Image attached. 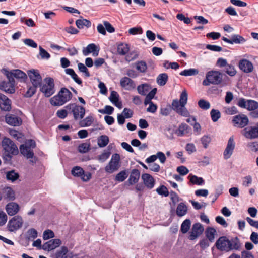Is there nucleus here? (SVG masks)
Here are the masks:
<instances>
[{
    "mask_svg": "<svg viewBox=\"0 0 258 258\" xmlns=\"http://www.w3.org/2000/svg\"><path fill=\"white\" fill-rule=\"evenodd\" d=\"M215 246L221 251L229 252L232 250H240L241 244L237 237L229 240L226 236H221L216 241Z\"/></svg>",
    "mask_w": 258,
    "mask_h": 258,
    "instance_id": "nucleus-1",
    "label": "nucleus"
},
{
    "mask_svg": "<svg viewBox=\"0 0 258 258\" xmlns=\"http://www.w3.org/2000/svg\"><path fill=\"white\" fill-rule=\"evenodd\" d=\"M188 94L186 90L182 92L180 95L179 100L175 99L172 101L171 104L172 109L179 115L188 117L190 116V113L185 107L187 104Z\"/></svg>",
    "mask_w": 258,
    "mask_h": 258,
    "instance_id": "nucleus-2",
    "label": "nucleus"
},
{
    "mask_svg": "<svg viewBox=\"0 0 258 258\" xmlns=\"http://www.w3.org/2000/svg\"><path fill=\"white\" fill-rule=\"evenodd\" d=\"M72 93L66 88H62L57 95L50 99V103L53 106H61L71 100Z\"/></svg>",
    "mask_w": 258,
    "mask_h": 258,
    "instance_id": "nucleus-3",
    "label": "nucleus"
},
{
    "mask_svg": "<svg viewBox=\"0 0 258 258\" xmlns=\"http://www.w3.org/2000/svg\"><path fill=\"white\" fill-rule=\"evenodd\" d=\"M69 110V113L72 114L74 120H78L84 118L85 114V108L76 103H70L65 106Z\"/></svg>",
    "mask_w": 258,
    "mask_h": 258,
    "instance_id": "nucleus-4",
    "label": "nucleus"
},
{
    "mask_svg": "<svg viewBox=\"0 0 258 258\" xmlns=\"http://www.w3.org/2000/svg\"><path fill=\"white\" fill-rule=\"evenodd\" d=\"M222 81V74L219 71H211L206 75V79L203 81V85L209 86L210 84L218 85Z\"/></svg>",
    "mask_w": 258,
    "mask_h": 258,
    "instance_id": "nucleus-5",
    "label": "nucleus"
},
{
    "mask_svg": "<svg viewBox=\"0 0 258 258\" xmlns=\"http://www.w3.org/2000/svg\"><path fill=\"white\" fill-rule=\"evenodd\" d=\"M2 146L5 153L17 155L19 153L17 146L11 139L5 137L2 142Z\"/></svg>",
    "mask_w": 258,
    "mask_h": 258,
    "instance_id": "nucleus-6",
    "label": "nucleus"
},
{
    "mask_svg": "<svg viewBox=\"0 0 258 258\" xmlns=\"http://www.w3.org/2000/svg\"><path fill=\"white\" fill-rule=\"evenodd\" d=\"M46 83L41 87L40 90L46 97H49L55 92L54 80L51 78L45 79Z\"/></svg>",
    "mask_w": 258,
    "mask_h": 258,
    "instance_id": "nucleus-7",
    "label": "nucleus"
},
{
    "mask_svg": "<svg viewBox=\"0 0 258 258\" xmlns=\"http://www.w3.org/2000/svg\"><path fill=\"white\" fill-rule=\"evenodd\" d=\"M120 155L118 154H114L108 165L105 167V171L109 173H112L117 170L119 167Z\"/></svg>",
    "mask_w": 258,
    "mask_h": 258,
    "instance_id": "nucleus-8",
    "label": "nucleus"
},
{
    "mask_svg": "<svg viewBox=\"0 0 258 258\" xmlns=\"http://www.w3.org/2000/svg\"><path fill=\"white\" fill-rule=\"evenodd\" d=\"M23 224L22 218L19 215L14 216L8 223V229L10 232H14L20 229Z\"/></svg>",
    "mask_w": 258,
    "mask_h": 258,
    "instance_id": "nucleus-9",
    "label": "nucleus"
},
{
    "mask_svg": "<svg viewBox=\"0 0 258 258\" xmlns=\"http://www.w3.org/2000/svg\"><path fill=\"white\" fill-rule=\"evenodd\" d=\"M71 173L74 176L80 177L83 181H88L92 176L90 172H85L83 168L79 166H75L73 168Z\"/></svg>",
    "mask_w": 258,
    "mask_h": 258,
    "instance_id": "nucleus-10",
    "label": "nucleus"
},
{
    "mask_svg": "<svg viewBox=\"0 0 258 258\" xmlns=\"http://www.w3.org/2000/svg\"><path fill=\"white\" fill-rule=\"evenodd\" d=\"M232 121L235 127L243 128L248 124L249 119L246 115L241 114L234 116Z\"/></svg>",
    "mask_w": 258,
    "mask_h": 258,
    "instance_id": "nucleus-11",
    "label": "nucleus"
},
{
    "mask_svg": "<svg viewBox=\"0 0 258 258\" xmlns=\"http://www.w3.org/2000/svg\"><path fill=\"white\" fill-rule=\"evenodd\" d=\"M28 75L32 85L40 86L42 81V77L37 70H31L27 72Z\"/></svg>",
    "mask_w": 258,
    "mask_h": 258,
    "instance_id": "nucleus-12",
    "label": "nucleus"
},
{
    "mask_svg": "<svg viewBox=\"0 0 258 258\" xmlns=\"http://www.w3.org/2000/svg\"><path fill=\"white\" fill-rule=\"evenodd\" d=\"M204 230V227L201 223H195L192 225L189 239L191 240H195L203 233Z\"/></svg>",
    "mask_w": 258,
    "mask_h": 258,
    "instance_id": "nucleus-13",
    "label": "nucleus"
},
{
    "mask_svg": "<svg viewBox=\"0 0 258 258\" xmlns=\"http://www.w3.org/2000/svg\"><path fill=\"white\" fill-rule=\"evenodd\" d=\"M235 147V143L233 137H231L228 141L226 147L224 151L223 156L225 159H228L233 154Z\"/></svg>",
    "mask_w": 258,
    "mask_h": 258,
    "instance_id": "nucleus-14",
    "label": "nucleus"
},
{
    "mask_svg": "<svg viewBox=\"0 0 258 258\" xmlns=\"http://www.w3.org/2000/svg\"><path fill=\"white\" fill-rule=\"evenodd\" d=\"M11 104V100L0 93V109L4 111H10L12 108Z\"/></svg>",
    "mask_w": 258,
    "mask_h": 258,
    "instance_id": "nucleus-15",
    "label": "nucleus"
},
{
    "mask_svg": "<svg viewBox=\"0 0 258 258\" xmlns=\"http://www.w3.org/2000/svg\"><path fill=\"white\" fill-rule=\"evenodd\" d=\"M61 243V241L59 239H51L44 243L42 248L49 251L58 247Z\"/></svg>",
    "mask_w": 258,
    "mask_h": 258,
    "instance_id": "nucleus-16",
    "label": "nucleus"
},
{
    "mask_svg": "<svg viewBox=\"0 0 258 258\" xmlns=\"http://www.w3.org/2000/svg\"><path fill=\"white\" fill-rule=\"evenodd\" d=\"M5 121L8 124L14 126H19L22 122L21 118L13 114L7 115Z\"/></svg>",
    "mask_w": 258,
    "mask_h": 258,
    "instance_id": "nucleus-17",
    "label": "nucleus"
},
{
    "mask_svg": "<svg viewBox=\"0 0 258 258\" xmlns=\"http://www.w3.org/2000/svg\"><path fill=\"white\" fill-rule=\"evenodd\" d=\"M120 86L125 90H131L136 87V84L133 80L127 77H124L120 79Z\"/></svg>",
    "mask_w": 258,
    "mask_h": 258,
    "instance_id": "nucleus-18",
    "label": "nucleus"
},
{
    "mask_svg": "<svg viewBox=\"0 0 258 258\" xmlns=\"http://www.w3.org/2000/svg\"><path fill=\"white\" fill-rule=\"evenodd\" d=\"M103 24H99L97 26L98 32H114V27L108 21H104Z\"/></svg>",
    "mask_w": 258,
    "mask_h": 258,
    "instance_id": "nucleus-19",
    "label": "nucleus"
},
{
    "mask_svg": "<svg viewBox=\"0 0 258 258\" xmlns=\"http://www.w3.org/2000/svg\"><path fill=\"white\" fill-rule=\"evenodd\" d=\"M239 67L240 70L246 73L251 72L253 69L252 63L245 59L241 60L239 61Z\"/></svg>",
    "mask_w": 258,
    "mask_h": 258,
    "instance_id": "nucleus-20",
    "label": "nucleus"
},
{
    "mask_svg": "<svg viewBox=\"0 0 258 258\" xmlns=\"http://www.w3.org/2000/svg\"><path fill=\"white\" fill-rule=\"evenodd\" d=\"M142 178L145 186L149 188H153L155 184V180L153 177L149 174L144 173L142 175Z\"/></svg>",
    "mask_w": 258,
    "mask_h": 258,
    "instance_id": "nucleus-21",
    "label": "nucleus"
},
{
    "mask_svg": "<svg viewBox=\"0 0 258 258\" xmlns=\"http://www.w3.org/2000/svg\"><path fill=\"white\" fill-rule=\"evenodd\" d=\"M20 153L27 159L33 158L34 156L33 151L30 147L26 145L23 144L20 147Z\"/></svg>",
    "mask_w": 258,
    "mask_h": 258,
    "instance_id": "nucleus-22",
    "label": "nucleus"
},
{
    "mask_svg": "<svg viewBox=\"0 0 258 258\" xmlns=\"http://www.w3.org/2000/svg\"><path fill=\"white\" fill-rule=\"evenodd\" d=\"M6 210L9 215L13 216L18 212L19 206L18 204L16 203H9L7 205Z\"/></svg>",
    "mask_w": 258,
    "mask_h": 258,
    "instance_id": "nucleus-23",
    "label": "nucleus"
},
{
    "mask_svg": "<svg viewBox=\"0 0 258 258\" xmlns=\"http://www.w3.org/2000/svg\"><path fill=\"white\" fill-rule=\"evenodd\" d=\"M243 131V135L246 138L253 139L258 138V127H252L248 131L245 128Z\"/></svg>",
    "mask_w": 258,
    "mask_h": 258,
    "instance_id": "nucleus-24",
    "label": "nucleus"
},
{
    "mask_svg": "<svg viewBox=\"0 0 258 258\" xmlns=\"http://www.w3.org/2000/svg\"><path fill=\"white\" fill-rule=\"evenodd\" d=\"M109 100L117 108H122V103L119 101V95L117 92L112 91L109 98Z\"/></svg>",
    "mask_w": 258,
    "mask_h": 258,
    "instance_id": "nucleus-25",
    "label": "nucleus"
},
{
    "mask_svg": "<svg viewBox=\"0 0 258 258\" xmlns=\"http://www.w3.org/2000/svg\"><path fill=\"white\" fill-rule=\"evenodd\" d=\"M140 176V172L138 169H134L132 170L128 182L130 185H133L138 182Z\"/></svg>",
    "mask_w": 258,
    "mask_h": 258,
    "instance_id": "nucleus-26",
    "label": "nucleus"
},
{
    "mask_svg": "<svg viewBox=\"0 0 258 258\" xmlns=\"http://www.w3.org/2000/svg\"><path fill=\"white\" fill-rule=\"evenodd\" d=\"M98 50L97 51L96 46L94 44L92 43L89 44L86 48H84L83 50V53L85 56H87L89 53L93 52V56H97L98 54Z\"/></svg>",
    "mask_w": 258,
    "mask_h": 258,
    "instance_id": "nucleus-27",
    "label": "nucleus"
},
{
    "mask_svg": "<svg viewBox=\"0 0 258 258\" xmlns=\"http://www.w3.org/2000/svg\"><path fill=\"white\" fill-rule=\"evenodd\" d=\"M190 130V128L187 124L185 123H182L179 125L175 133L178 136L182 137L185 134L188 133Z\"/></svg>",
    "mask_w": 258,
    "mask_h": 258,
    "instance_id": "nucleus-28",
    "label": "nucleus"
},
{
    "mask_svg": "<svg viewBox=\"0 0 258 258\" xmlns=\"http://www.w3.org/2000/svg\"><path fill=\"white\" fill-rule=\"evenodd\" d=\"M222 39L230 44H239L242 43L245 41L244 39L239 35H234L231 39H228L226 37H223Z\"/></svg>",
    "mask_w": 258,
    "mask_h": 258,
    "instance_id": "nucleus-29",
    "label": "nucleus"
},
{
    "mask_svg": "<svg viewBox=\"0 0 258 258\" xmlns=\"http://www.w3.org/2000/svg\"><path fill=\"white\" fill-rule=\"evenodd\" d=\"M3 197L9 201H13L15 199V192L10 187H7L3 189Z\"/></svg>",
    "mask_w": 258,
    "mask_h": 258,
    "instance_id": "nucleus-30",
    "label": "nucleus"
},
{
    "mask_svg": "<svg viewBox=\"0 0 258 258\" xmlns=\"http://www.w3.org/2000/svg\"><path fill=\"white\" fill-rule=\"evenodd\" d=\"M11 72L15 78L19 79L21 81H25L27 78V76L26 73L20 70H12Z\"/></svg>",
    "mask_w": 258,
    "mask_h": 258,
    "instance_id": "nucleus-31",
    "label": "nucleus"
},
{
    "mask_svg": "<svg viewBox=\"0 0 258 258\" xmlns=\"http://www.w3.org/2000/svg\"><path fill=\"white\" fill-rule=\"evenodd\" d=\"M68 249L66 246L61 247L60 250L56 253V258H72V253L68 254Z\"/></svg>",
    "mask_w": 258,
    "mask_h": 258,
    "instance_id": "nucleus-32",
    "label": "nucleus"
},
{
    "mask_svg": "<svg viewBox=\"0 0 258 258\" xmlns=\"http://www.w3.org/2000/svg\"><path fill=\"white\" fill-rule=\"evenodd\" d=\"M0 89L8 94H13L15 91V88L5 81H3L0 84Z\"/></svg>",
    "mask_w": 258,
    "mask_h": 258,
    "instance_id": "nucleus-33",
    "label": "nucleus"
},
{
    "mask_svg": "<svg viewBox=\"0 0 258 258\" xmlns=\"http://www.w3.org/2000/svg\"><path fill=\"white\" fill-rule=\"evenodd\" d=\"M187 212V207L184 203H179L176 209V214L179 217L184 216Z\"/></svg>",
    "mask_w": 258,
    "mask_h": 258,
    "instance_id": "nucleus-34",
    "label": "nucleus"
},
{
    "mask_svg": "<svg viewBox=\"0 0 258 258\" xmlns=\"http://www.w3.org/2000/svg\"><path fill=\"white\" fill-rule=\"evenodd\" d=\"M216 233V230L213 227H209L206 229L205 235L210 242H212L214 241Z\"/></svg>",
    "mask_w": 258,
    "mask_h": 258,
    "instance_id": "nucleus-35",
    "label": "nucleus"
},
{
    "mask_svg": "<svg viewBox=\"0 0 258 258\" xmlns=\"http://www.w3.org/2000/svg\"><path fill=\"white\" fill-rule=\"evenodd\" d=\"M94 117L92 115H88L83 119H81L79 125L81 127H87L90 126L94 121Z\"/></svg>",
    "mask_w": 258,
    "mask_h": 258,
    "instance_id": "nucleus-36",
    "label": "nucleus"
},
{
    "mask_svg": "<svg viewBox=\"0 0 258 258\" xmlns=\"http://www.w3.org/2000/svg\"><path fill=\"white\" fill-rule=\"evenodd\" d=\"M151 89L150 86L147 83L142 84L137 87L138 93L143 96L146 95Z\"/></svg>",
    "mask_w": 258,
    "mask_h": 258,
    "instance_id": "nucleus-37",
    "label": "nucleus"
},
{
    "mask_svg": "<svg viewBox=\"0 0 258 258\" xmlns=\"http://www.w3.org/2000/svg\"><path fill=\"white\" fill-rule=\"evenodd\" d=\"M190 182L192 184L201 185L204 183V180L202 177H199L196 175L189 174L188 176Z\"/></svg>",
    "mask_w": 258,
    "mask_h": 258,
    "instance_id": "nucleus-38",
    "label": "nucleus"
},
{
    "mask_svg": "<svg viewBox=\"0 0 258 258\" xmlns=\"http://www.w3.org/2000/svg\"><path fill=\"white\" fill-rule=\"evenodd\" d=\"M130 50L128 44L121 43L117 46V52L119 55H124L127 54Z\"/></svg>",
    "mask_w": 258,
    "mask_h": 258,
    "instance_id": "nucleus-39",
    "label": "nucleus"
},
{
    "mask_svg": "<svg viewBox=\"0 0 258 258\" xmlns=\"http://www.w3.org/2000/svg\"><path fill=\"white\" fill-rule=\"evenodd\" d=\"M76 24L79 29L83 28L84 26L89 28L91 25V22L86 19H81L76 20Z\"/></svg>",
    "mask_w": 258,
    "mask_h": 258,
    "instance_id": "nucleus-40",
    "label": "nucleus"
},
{
    "mask_svg": "<svg viewBox=\"0 0 258 258\" xmlns=\"http://www.w3.org/2000/svg\"><path fill=\"white\" fill-rule=\"evenodd\" d=\"M191 227V221L189 219L185 220L181 225L180 230L183 234L186 233Z\"/></svg>",
    "mask_w": 258,
    "mask_h": 258,
    "instance_id": "nucleus-41",
    "label": "nucleus"
},
{
    "mask_svg": "<svg viewBox=\"0 0 258 258\" xmlns=\"http://www.w3.org/2000/svg\"><path fill=\"white\" fill-rule=\"evenodd\" d=\"M199 71L197 69H189L183 70L180 73V75L184 76H191L197 75Z\"/></svg>",
    "mask_w": 258,
    "mask_h": 258,
    "instance_id": "nucleus-42",
    "label": "nucleus"
},
{
    "mask_svg": "<svg viewBox=\"0 0 258 258\" xmlns=\"http://www.w3.org/2000/svg\"><path fill=\"white\" fill-rule=\"evenodd\" d=\"M109 143V138L106 135H101L98 139V145L100 147L106 146Z\"/></svg>",
    "mask_w": 258,
    "mask_h": 258,
    "instance_id": "nucleus-43",
    "label": "nucleus"
},
{
    "mask_svg": "<svg viewBox=\"0 0 258 258\" xmlns=\"http://www.w3.org/2000/svg\"><path fill=\"white\" fill-rule=\"evenodd\" d=\"M168 80V75L166 73L160 74L157 78V82L160 86H164Z\"/></svg>",
    "mask_w": 258,
    "mask_h": 258,
    "instance_id": "nucleus-44",
    "label": "nucleus"
},
{
    "mask_svg": "<svg viewBox=\"0 0 258 258\" xmlns=\"http://www.w3.org/2000/svg\"><path fill=\"white\" fill-rule=\"evenodd\" d=\"M258 108V102L252 100H248L246 109L249 111H253Z\"/></svg>",
    "mask_w": 258,
    "mask_h": 258,
    "instance_id": "nucleus-45",
    "label": "nucleus"
},
{
    "mask_svg": "<svg viewBox=\"0 0 258 258\" xmlns=\"http://www.w3.org/2000/svg\"><path fill=\"white\" fill-rule=\"evenodd\" d=\"M210 115L212 121L214 122L218 121V120L221 117L220 112L217 109H212L210 112Z\"/></svg>",
    "mask_w": 258,
    "mask_h": 258,
    "instance_id": "nucleus-46",
    "label": "nucleus"
},
{
    "mask_svg": "<svg viewBox=\"0 0 258 258\" xmlns=\"http://www.w3.org/2000/svg\"><path fill=\"white\" fill-rule=\"evenodd\" d=\"M19 177V174L14 171V170H11L7 173L6 177L9 180L14 181L16 180Z\"/></svg>",
    "mask_w": 258,
    "mask_h": 258,
    "instance_id": "nucleus-47",
    "label": "nucleus"
},
{
    "mask_svg": "<svg viewBox=\"0 0 258 258\" xmlns=\"http://www.w3.org/2000/svg\"><path fill=\"white\" fill-rule=\"evenodd\" d=\"M136 66L137 70L141 73H145L147 69V64L144 61H138Z\"/></svg>",
    "mask_w": 258,
    "mask_h": 258,
    "instance_id": "nucleus-48",
    "label": "nucleus"
},
{
    "mask_svg": "<svg viewBox=\"0 0 258 258\" xmlns=\"http://www.w3.org/2000/svg\"><path fill=\"white\" fill-rule=\"evenodd\" d=\"M198 104L199 107L203 110H208L210 108V103L204 99H200Z\"/></svg>",
    "mask_w": 258,
    "mask_h": 258,
    "instance_id": "nucleus-49",
    "label": "nucleus"
},
{
    "mask_svg": "<svg viewBox=\"0 0 258 258\" xmlns=\"http://www.w3.org/2000/svg\"><path fill=\"white\" fill-rule=\"evenodd\" d=\"M90 145L89 143H84L81 144L78 147V151L82 153H87L90 149Z\"/></svg>",
    "mask_w": 258,
    "mask_h": 258,
    "instance_id": "nucleus-50",
    "label": "nucleus"
},
{
    "mask_svg": "<svg viewBox=\"0 0 258 258\" xmlns=\"http://www.w3.org/2000/svg\"><path fill=\"white\" fill-rule=\"evenodd\" d=\"M114 110L113 107L109 105H106L104 109H99L98 112L103 114H107L111 115L113 113Z\"/></svg>",
    "mask_w": 258,
    "mask_h": 258,
    "instance_id": "nucleus-51",
    "label": "nucleus"
},
{
    "mask_svg": "<svg viewBox=\"0 0 258 258\" xmlns=\"http://www.w3.org/2000/svg\"><path fill=\"white\" fill-rule=\"evenodd\" d=\"M127 177V173L125 171H121L115 176V180L119 182L123 181Z\"/></svg>",
    "mask_w": 258,
    "mask_h": 258,
    "instance_id": "nucleus-52",
    "label": "nucleus"
},
{
    "mask_svg": "<svg viewBox=\"0 0 258 258\" xmlns=\"http://www.w3.org/2000/svg\"><path fill=\"white\" fill-rule=\"evenodd\" d=\"M226 73L230 76H234L236 74L234 67L231 64H227L225 67Z\"/></svg>",
    "mask_w": 258,
    "mask_h": 258,
    "instance_id": "nucleus-53",
    "label": "nucleus"
},
{
    "mask_svg": "<svg viewBox=\"0 0 258 258\" xmlns=\"http://www.w3.org/2000/svg\"><path fill=\"white\" fill-rule=\"evenodd\" d=\"M69 113V110L65 107L63 109L58 110L56 112V115L58 117L61 119H64Z\"/></svg>",
    "mask_w": 258,
    "mask_h": 258,
    "instance_id": "nucleus-54",
    "label": "nucleus"
},
{
    "mask_svg": "<svg viewBox=\"0 0 258 258\" xmlns=\"http://www.w3.org/2000/svg\"><path fill=\"white\" fill-rule=\"evenodd\" d=\"M39 55L41 56V59H48L50 57V55L41 46H39Z\"/></svg>",
    "mask_w": 258,
    "mask_h": 258,
    "instance_id": "nucleus-55",
    "label": "nucleus"
},
{
    "mask_svg": "<svg viewBox=\"0 0 258 258\" xmlns=\"http://www.w3.org/2000/svg\"><path fill=\"white\" fill-rule=\"evenodd\" d=\"M79 70L85 74V76L89 77L90 76V73L87 67L82 63H79L78 64Z\"/></svg>",
    "mask_w": 258,
    "mask_h": 258,
    "instance_id": "nucleus-56",
    "label": "nucleus"
},
{
    "mask_svg": "<svg viewBox=\"0 0 258 258\" xmlns=\"http://www.w3.org/2000/svg\"><path fill=\"white\" fill-rule=\"evenodd\" d=\"M156 191L160 195H163L167 197L169 195V192L167 187L164 185L160 186L156 189Z\"/></svg>",
    "mask_w": 258,
    "mask_h": 258,
    "instance_id": "nucleus-57",
    "label": "nucleus"
},
{
    "mask_svg": "<svg viewBox=\"0 0 258 258\" xmlns=\"http://www.w3.org/2000/svg\"><path fill=\"white\" fill-rule=\"evenodd\" d=\"M38 87V86H35L34 85H33V86L30 87L26 92L25 96L26 97H31L36 92V88Z\"/></svg>",
    "mask_w": 258,
    "mask_h": 258,
    "instance_id": "nucleus-58",
    "label": "nucleus"
},
{
    "mask_svg": "<svg viewBox=\"0 0 258 258\" xmlns=\"http://www.w3.org/2000/svg\"><path fill=\"white\" fill-rule=\"evenodd\" d=\"M54 237V232L51 230H46L44 231L43 238L44 240H47Z\"/></svg>",
    "mask_w": 258,
    "mask_h": 258,
    "instance_id": "nucleus-59",
    "label": "nucleus"
},
{
    "mask_svg": "<svg viewBox=\"0 0 258 258\" xmlns=\"http://www.w3.org/2000/svg\"><path fill=\"white\" fill-rule=\"evenodd\" d=\"M211 138L208 136H204L203 137L201 138V141L202 142V144L203 145V147L204 148L206 149L207 148L209 144L211 142Z\"/></svg>",
    "mask_w": 258,
    "mask_h": 258,
    "instance_id": "nucleus-60",
    "label": "nucleus"
},
{
    "mask_svg": "<svg viewBox=\"0 0 258 258\" xmlns=\"http://www.w3.org/2000/svg\"><path fill=\"white\" fill-rule=\"evenodd\" d=\"M7 77L8 79V82H7V83H9L11 86H13V87H15V80L14 78L15 77L13 76L12 75V73L11 72H8L6 74Z\"/></svg>",
    "mask_w": 258,
    "mask_h": 258,
    "instance_id": "nucleus-61",
    "label": "nucleus"
},
{
    "mask_svg": "<svg viewBox=\"0 0 258 258\" xmlns=\"http://www.w3.org/2000/svg\"><path fill=\"white\" fill-rule=\"evenodd\" d=\"M209 240L208 239L204 238L201 240L199 243L202 249L204 250L209 246Z\"/></svg>",
    "mask_w": 258,
    "mask_h": 258,
    "instance_id": "nucleus-62",
    "label": "nucleus"
},
{
    "mask_svg": "<svg viewBox=\"0 0 258 258\" xmlns=\"http://www.w3.org/2000/svg\"><path fill=\"white\" fill-rule=\"evenodd\" d=\"M10 134L12 137L17 140H19L22 137V134L15 130H11L10 131Z\"/></svg>",
    "mask_w": 258,
    "mask_h": 258,
    "instance_id": "nucleus-63",
    "label": "nucleus"
},
{
    "mask_svg": "<svg viewBox=\"0 0 258 258\" xmlns=\"http://www.w3.org/2000/svg\"><path fill=\"white\" fill-rule=\"evenodd\" d=\"M138 56V55L135 52H132L128 53L125 56V60L128 62L133 61L136 59Z\"/></svg>",
    "mask_w": 258,
    "mask_h": 258,
    "instance_id": "nucleus-64",
    "label": "nucleus"
}]
</instances>
